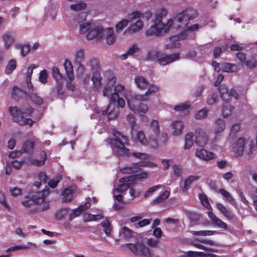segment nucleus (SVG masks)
Segmentation results:
<instances>
[{
	"mask_svg": "<svg viewBox=\"0 0 257 257\" xmlns=\"http://www.w3.org/2000/svg\"><path fill=\"white\" fill-rule=\"evenodd\" d=\"M118 94L124 96L126 101L130 97V91L125 88L124 86L118 83L114 86V92L110 97L109 105L105 110H101L99 108H95L94 112L91 115V119H98V123H101L100 119L101 117H107L108 119L115 118L119 113V108H122L124 106L125 102L124 100L119 96Z\"/></svg>",
	"mask_w": 257,
	"mask_h": 257,
	"instance_id": "nucleus-1",
	"label": "nucleus"
},
{
	"mask_svg": "<svg viewBox=\"0 0 257 257\" xmlns=\"http://www.w3.org/2000/svg\"><path fill=\"white\" fill-rule=\"evenodd\" d=\"M112 133L113 137L108 138L106 141L109 144L114 155H125L142 160L150 159V156L146 153L130 152V150L125 147V145L128 144L127 137L116 130H113Z\"/></svg>",
	"mask_w": 257,
	"mask_h": 257,
	"instance_id": "nucleus-2",
	"label": "nucleus"
},
{
	"mask_svg": "<svg viewBox=\"0 0 257 257\" xmlns=\"http://www.w3.org/2000/svg\"><path fill=\"white\" fill-rule=\"evenodd\" d=\"M195 15L193 11L190 12H186L183 13H178L173 19H170L167 24L160 23V21L154 22V24L151 26L145 32L147 36H159L163 33H166L173 26V27H184L186 22L189 19L193 18Z\"/></svg>",
	"mask_w": 257,
	"mask_h": 257,
	"instance_id": "nucleus-3",
	"label": "nucleus"
},
{
	"mask_svg": "<svg viewBox=\"0 0 257 257\" xmlns=\"http://www.w3.org/2000/svg\"><path fill=\"white\" fill-rule=\"evenodd\" d=\"M195 15L193 11L190 12H186L183 13H178L173 19H170L167 24L160 23V21L154 22V24L151 26L145 32L147 36H159L163 33H166L173 26V27H184L186 22L189 19L193 18Z\"/></svg>",
	"mask_w": 257,
	"mask_h": 257,
	"instance_id": "nucleus-4",
	"label": "nucleus"
},
{
	"mask_svg": "<svg viewBox=\"0 0 257 257\" xmlns=\"http://www.w3.org/2000/svg\"><path fill=\"white\" fill-rule=\"evenodd\" d=\"M141 169L134 175L127 176L122 177L119 180V183L115 185L112 191L113 198L118 202L122 200L123 193L133 184L134 181L137 180L146 179L148 176V173L146 171L141 172Z\"/></svg>",
	"mask_w": 257,
	"mask_h": 257,
	"instance_id": "nucleus-5",
	"label": "nucleus"
},
{
	"mask_svg": "<svg viewBox=\"0 0 257 257\" xmlns=\"http://www.w3.org/2000/svg\"><path fill=\"white\" fill-rule=\"evenodd\" d=\"M50 193L49 189H44L41 191H37L31 194V198L26 197L22 202V204L26 208H30L33 204L39 207V209L44 211L50 207V200L48 196Z\"/></svg>",
	"mask_w": 257,
	"mask_h": 257,
	"instance_id": "nucleus-6",
	"label": "nucleus"
},
{
	"mask_svg": "<svg viewBox=\"0 0 257 257\" xmlns=\"http://www.w3.org/2000/svg\"><path fill=\"white\" fill-rule=\"evenodd\" d=\"M191 11H194L195 15L193 18L189 19L188 20V21L186 22V24L184 25V27H174V29H176L179 32V34L177 35H175L171 37V41H172V43L171 44H167L166 45V48L167 49H175L179 48L180 45V44L174 41H179L180 40H183L185 39L190 33L197 31L201 27L199 25L197 24L192 25L188 27H186L190 21L194 20L197 17L196 11L194 9H189L180 13H183L187 11H189L190 12Z\"/></svg>",
	"mask_w": 257,
	"mask_h": 257,
	"instance_id": "nucleus-7",
	"label": "nucleus"
},
{
	"mask_svg": "<svg viewBox=\"0 0 257 257\" xmlns=\"http://www.w3.org/2000/svg\"><path fill=\"white\" fill-rule=\"evenodd\" d=\"M256 146L253 139L240 137L235 142L232 146V151L237 157L244 154L248 159L252 157Z\"/></svg>",
	"mask_w": 257,
	"mask_h": 257,
	"instance_id": "nucleus-8",
	"label": "nucleus"
},
{
	"mask_svg": "<svg viewBox=\"0 0 257 257\" xmlns=\"http://www.w3.org/2000/svg\"><path fill=\"white\" fill-rule=\"evenodd\" d=\"M131 136L132 141H138L143 146L152 148H157L158 146V139L153 138L150 136L148 140L144 133L137 128L131 131Z\"/></svg>",
	"mask_w": 257,
	"mask_h": 257,
	"instance_id": "nucleus-9",
	"label": "nucleus"
},
{
	"mask_svg": "<svg viewBox=\"0 0 257 257\" xmlns=\"http://www.w3.org/2000/svg\"><path fill=\"white\" fill-rule=\"evenodd\" d=\"M124 246L137 257H152L149 248L141 241H137L135 243H125Z\"/></svg>",
	"mask_w": 257,
	"mask_h": 257,
	"instance_id": "nucleus-10",
	"label": "nucleus"
},
{
	"mask_svg": "<svg viewBox=\"0 0 257 257\" xmlns=\"http://www.w3.org/2000/svg\"><path fill=\"white\" fill-rule=\"evenodd\" d=\"M9 111L14 121L20 125L32 126L34 122V121L32 119L26 118L24 115L23 112L17 107H10L9 108Z\"/></svg>",
	"mask_w": 257,
	"mask_h": 257,
	"instance_id": "nucleus-11",
	"label": "nucleus"
},
{
	"mask_svg": "<svg viewBox=\"0 0 257 257\" xmlns=\"http://www.w3.org/2000/svg\"><path fill=\"white\" fill-rule=\"evenodd\" d=\"M64 67L67 78L66 87L68 89L73 91L75 87L74 84L72 83V81L74 78V74L71 62L68 60H65L64 63Z\"/></svg>",
	"mask_w": 257,
	"mask_h": 257,
	"instance_id": "nucleus-12",
	"label": "nucleus"
},
{
	"mask_svg": "<svg viewBox=\"0 0 257 257\" xmlns=\"http://www.w3.org/2000/svg\"><path fill=\"white\" fill-rule=\"evenodd\" d=\"M148 59L156 60L160 65L165 66L169 64L167 55L157 51H149L147 54Z\"/></svg>",
	"mask_w": 257,
	"mask_h": 257,
	"instance_id": "nucleus-13",
	"label": "nucleus"
},
{
	"mask_svg": "<svg viewBox=\"0 0 257 257\" xmlns=\"http://www.w3.org/2000/svg\"><path fill=\"white\" fill-rule=\"evenodd\" d=\"M219 90L220 97L224 101H228L232 97L236 99L238 98L239 95L236 91L231 89L229 91L227 87L225 85H221L219 88Z\"/></svg>",
	"mask_w": 257,
	"mask_h": 257,
	"instance_id": "nucleus-14",
	"label": "nucleus"
},
{
	"mask_svg": "<svg viewBox=\"0 0 257 257\" xmlns=\"http://www.w3.org/2000/svg\"><path fill=\"white\" fill-rule=\"evenodd\" d=\"M195 143L197 146L204 147L209 142V139L206 133L201 128L195 131Z\"/></svg>",
	"mask_w": 257,
	"mask_h": 257,
	"instance_id": "nucleus-15",
	"label": "nucleus"
},
{
	"mask_svg": "<svg viewBox=\"0 0 257 257\" xmlns=\"http://www.w3.org/2000/svg\"><path fill=\"white\" fill-rule=\"evenodd\" d=\"M104 29L103 27L101 26L94 27L92 25L91 30L86 35V39L89 40L93 39H100L104 37Z\"/></svg>",
	"mask_w": 257,
	"mask_h": 257,
	"instance_id": "nucleus-16",
	"label": "nucleus"
},
{
	"mask_svg": "<svg viewBox=\"0 0 257 257\" xmlns=\"http://www.w3.org/2000/svg\"><path fill=\"white\" fill-rule=\"evenodd\" d=\"M134 101L131 100L128 101V107L131 110L135 112H138L140 115L148 112L149 107L147 104L143 103L134 104Z\"/></svg>",
	"mask_w": 257,
	"mask_h": 257,
	"instance_id": "nucleus-17",
	"label": "nucleus"
},
{
	"mask_svg": "<svg viewBox=\"0 0 257 257\" xmlns=\"http://www.w3.org/2000/svg\"><path fill=\"white\" fill-rule=\"evenodd\" d=\"M195 155L200 159L205 161H210L216 157V155L214 153L202 148L197 149Z\"/></svg>",
	"mask_w": 257,
	"mask_h": 257,
	"instance_id": "nucleus-18",
	"label": "nucleus"
},
{
	"mask_svg": "<svg viewBox=\"0 0 257 257\" xmlns=\"http://www.w3.org/2000/svg\"><path fill=\"white\" fill-rule=\"evenodd\" d=\"M116 82V78L115 77H111L109 78L106 84L104 86L103 90V95L104 96H107L110 99L111 96L113 94V90H114V85Z\"/></svg>",
	"mask_w": 257,
	"mask_h": 257,
	"instance_id": "nucleus-19",
	"label": "nucleus"
},
{
	"mask_svg": "<svg viewBox=\"0 0 257 257\" xmlns=\"http://www.w3.org/2000/svg\"><path fill=\"white\" fill-rule=\"evenodd\" d=\"M170 127L172 130V135L174 136H179L183 133L184 124L181 120H175L170 124Z\"/></svg>",
	"mask_w": 257,
	"mask_h": 257,
	"instance_id": "nucleus-20",
	"label": "nucleus"
},
{
	"mask_svg": "<svg viewBox=\"0 0 257 257\" xmlns=\"http://www.w3.org/2000/svg\"><path fill=\"white\" fill-rule=\"evenodd\" d=\"M208 216L210 218L213 225L216 227L221 228L223 230H226L227 229V224L220 220L211 211L208 212Z\"/></svg>",
	"mask_w": 257,
	"mask_h": 257,
	"instance_id": "nucleus-21",
	"label": "nucleus"
},
{
	"mask_svg": "<svg viewBox=\"0 0 257 257\" xmlns=\"http://www.w3.org/2000/svg\"><path fill=\"white\" fill-rule=\"evenodd\" d=\"M91 199L90 197H88L85 199V203L83 205L79 206L76 209L73 210V212L69 215L70 220H72L76 217L78 216L83 211L89 208L90 206Z\"/></svg>",
	"mask_w": 257,
	"mask_h": 257,
	"instance_id": "nucleus-22",
	"label": "nucleus"
},
{
	"mask_svg": "<svg viewBox=\"0 0 257 257\" xmlns=\"http://www.w3.org/2000/svg\"><path fill=\"white\" fill-rule=\"evenodd\" d=\"M144 27V22L141 20H137L135 23L132 24L125 30L124 34L129 33L135 34L141 31Z\"/></svg>",
	"mask_w": 257,
	"mask_h": 257,
	"instance_id": "nucleus-23",
	"label": "nucleus"
},
{
	"mask_svg": "<svg viewBox=\"0 0 257 257\" xmlns=\"http://www.w3.org/2000/svg\"><path fill=\"white\" fill-rule=\"evenodd\" d=\"M2 40L4 43L5 48L8 49L15 41L16 35L13 32H6L2 35Z\"/></svg>",
	"mask_w": 257,
	"mask_h": 257,
	"instance_id": "nucleus-24",
	"label": "nucleus"
},
{
	"mask_svg": "<svg viewBox=\"0 0 257 257\" xmlns=\"http://www.w3.org/2000/svg\"><path fill=\"white\" fill-rule=\"evenodd\" d=\"M142 218V216L141 215L134 216L131 218L130 221L134 223L133 225L136 228L143 227L150 224V219Z\"/></svg>",
	"mask_w": 257,
	"mask_h": 257,
	"instance_id": "nucleus-25",
	"label": "nucleus"
},
{
	"mask_svg": "<svg viewBox=\"0 0 257 257\" xmlns=\"http://www.w3.org/2000/svg\"><path fill=\"white\" fill-rule=\"evenodd\" d=\"M86 58L85 51L82 48L76 50L74 53L73 61L74 64L82 63Z\"/></svg>",
	"mask_w": 257,
	"mask_h": 257,
	"instance_id": "nucleus-26",
	"label": "nucleus"
},
{
	"mask_svg": "<svg viewBox=\"0 0 257 257\" xmlns=\"http://www.w3.org/2000/svg\"><path fill=\"white\" fill-rule=\"evenodd\" d=\"M216 255L212 253H205L201 251H188L179 257H215Z\"/></svg>",
	"mask_w": 257,
	"mask_h": 257,
	"instance_id": "nucleus-27",
	"label": "nucleus"
},
{
	"mask_svg": "<svg viewBox=\"0 0 257 257\" xmlns=\"http://www.w3.org/2000/svg\"><path fill=\"white\" fill-rule=\"evenodd\" d=\"M75 188L74 187H70L66 188L62 192V201L63 202H70L74 196Z\"/></svg>",
	"mask_w": 257,
	"mask_h": 257,
	"instance_id": "nucleus-28",
	"label": "nucleus"
},
{
	"mask_svg": "<svg viewBox=\"0 0 257 257\" xmlns=\"http://www.w3.org/2000/svg\"><path fill=\"white\" fill-rule=\"evenodd\" d=\"M135 82L137 88L141 90L148 88L149 84V81L142 76H136L135 78Z\"/></svg>",
	"mask_w": 257,
	"mask_h": 257,
	"instance_id": "nucleus-29",
	"label": "nucleus"
},
{
	"mask_svg": "<svg viewBox=\"0 0 257 257\" xmlns=\"http://www.w3.org/2000/svg\"><path fill=\"white\" fill-rule=\"evenodd\" d=\"M150 127L151 131L152 132L153 134H150V136L153 137V138H156L158 139V137L160 135V125L158 120L153 119L150 123Z\"/></svg>",
	"mask_w": 257,
	"mask_h": 257,
	"instance_id": "nucleus-30",
	"label": "nucleus"
},
{
	"mask_svg": "<svg viewBox=\"0 0 257 257\" xmlns=\"http://www.w3.org/2000/svg\"><path fill=\"white\" fill-rule=\"evenodd\" d=\"M140 170V168L138 167V164H134L120 168L119 171L123 174H135L139 172Z\"/></svg>",
	"mask_w": 257,
	"mask_h": 257,
	"instance_id": "nucleus-31",
	"label": "nucleus"
},
{
	"mask_svg": "<svg viewBox=\"0 0 257 257\" xmlns=\"http://www.w3.org/2000/svg\"><path fill=\"white\" fill-rule=\"evenodd\" d=\"M104 36L105 37L107 44L108 45L113 44L116 40V37L114 34L113 28L108 27L104 29Z\"/></svg>",
	"mask_w": 257,
	"mask_h": 257,
	"instance_id": "nucleus-32",
	"label": "nucleus"
},
{
	"mask_svg": "<svg viewBox=\"0 0 257 257\" xmlns=\"http://www.w3.org/2000/svg\"><path fill=\"white\" fill-rule=\"evenodd\" d=\"M214 133L218 134L223 132L226 127V121L220 118L216 119L214 122Z\"/></svg>",
	"mask_w": 257,
	"mask_h": 257,
	"instance_id": "nucleus-33",
	"label": "nucleus"
},
{
	"mask_svg": "<svg viewBox=\"0 0 257 257\" xmlns=\"http://www.w3.org/2000/svg\"><path fill=\"white\" fill-rule=\"evenodd\" d=\"M101 79L102 78L100 73L97 71H94L91 78L94 89H98L100 87L101 85Z\"/></svg>",
	"mask_w": 257,
	"mask_h": 257,
	"instance_id": "nucleus-34",
	"label": "nucleus"
},
{
	"mask_svg": "<svg viewBox=\"0 0 257 257\" xmlns=\"http://www.w3.org/2000/svg\"><path fill=\"white\" fill-rule=\"evenodd\" d=\"M238 66L234 64L224 63L221 64V70L225 72H236L238 70Z\"/></svg>",
	"mask_w": 257,
	"mask_h": 257,
	"instance_id": "nucleus-35",
	"label": "nucleus"
},
{
	"mask_svg": "<svg viewBox=\"0 0 257 257\" xmlns=\"http://www.w3.org/2000/svg\"><path fill=\"white\" fill-rule=\"evenodd\" d=\"M216 206L217 209L227 219L232 220L234 218V215L223 204L217 203Z\"/></svg>",
	"mask_w": 257,
	"mask_h": 257,
	"instance_id": "nucleus-36",
	"label": "nucleus"
},
{
	"mask_svg": "<svg viewBox=\"0 0 257 257\" xmlns=\"http://www.w3.org/2000/svg\"><path fill=\"white\" fill-rule=\"evenodd\" d=\"M191 104L189 101H184L175 105L173 109L177 112H183L188 110L191 107Z\"/></svg>",
	"mask_w": 257,
	"mask_h": 257,
	"instance_id": "nucleus-37",
	"label": "nucleus"
},
{
	"mask_svg": "<svg viewBox=\"0 0 257 257\" xmlns=\"http://www.w3.org/2000/svg\"><path fill=\"white\" fill-rule=\"evenodd\" d=\"M92 24L90 23L85 22L79 25V33L80 35H84L86 38V35H88L91 28Z\"/></svg>",
	"mask_w": 257,
	"mask_h": 257,
	"instance_id": "nucleus-38",
	"label": "nucleus"
},
{
	"mask_svg": "<svg viewBox=\"0 0 257 257\" xmlns=\"http://www.w3.org/2000/svg\"><path fill=\"white\" fill-rule=\"evenodd\" d=\"M103 217V214L101 211L96 214H91L90 213H85L83 216V220L85 222L96 221Z\"/></svg>",
	"mask_w": 257,
	"mask_h": 257,
	"instance_id": "nucleus-39",
	"label": "nucleus"
},
{
	"mask_svg": "<svg viewBox=\"0 0 257 257\" xmlns=\"http://www.w3.org/2000/svg\"><path fill=\"white\" fill-rule=\"evenodd\" d=\"M149 98L146 95V92L144 94L140 95L137 94L135 95L134 96H130L128 98H127V105H128V101L131 100H134V104H138L139 103V101H146L149 100Z\"/></svg>",
	"mask_w": 257,
	"mask_h": 257,
	"instance_id": "nucleus-40",
	"label": "nucleus"
},
{
	"mask_svg": "<svg viewBox=\"0 0 257 257\" xmlns=\"http://www.w3.org/2000/svg\"><path fill=\"white\" fill-rule=\"evenodd\" d=\"M194 143V135L193 133H189L186 134L185 137L184 149H189Z\"/></svg>",
	"mask_w": 257,
	"mask_h": 257,
	"instance_id": "nucleus-41",
	"label": "nucleus"
},
{
	"mask_svg": "<svg viewBox=\"0 0 257 257\" xmlns=\"http://www.w3.org/2000/svg\"><path fill=\"white\" fill-rule=\"evenodd\" d=\"M218 101V96L217 92L212 91L208 96L206 102L208 105H212L216 103Z\"/></svg>",
	"mask_w": 257,
	"mask_h": 257,
	"instance_id": "nucleus-42",
	"label": "nucleus"
},
{
	"mask_svg": "<svg viewBox=\"0 0 257 257\" xmlns=\"http://www.w3.org/2000/svg\"><path fill=\"white\" fill-rule=\"evenodd\" d=\"M47 177L44 172H40L38 176L37 180L34 183L33 186L36 188L40 187L42 184H45L47 182Z\"/></svg>",
	"mask_w": 257,
	"mask_h": 257,
	"instance_id": "nucleus-43",
	"label": "nucleus"
},
{
	"mask_svg": "<svg viewBox=\"0 0 257 257\" xmlns=\"http://www.w3.org/2000/svg\"><path fill=\"white\" fill-rule=\"evenodd\" d=\"M41 160L32 159L30 161L31 163L37 166H41L45 164V162L47 159V156L45 151H42L40 153Z\"/></svg>",
	"mask_w": 257,
	"mask_h": 257,
	"instance_id": "nucleus-44",
	"label": "nucleus"
},
{
	"mask_svg": "<svg viewBox=\"0 0 257 257\" xmlns=\"http://www.w3.org/2000/svg\"><path fill=\"white\" fill-rule=\"evenodd\" d=\"M126 120L127 121L128 123L130 125L131 131H133V130H135L137 129V118L133 114H128L126 116Z\"/></svg>",
	"mask_w": 257,
	"mask_h": 257,
	"instance_id": "nucleus-45",
	"label": "nucleus"
},
{
	"mask_svg": "<svg viewBox=\"0 0 257 257\" xmlns=\"http://www.w3.org/2000/svg\"><path fill=\"white\" fill-rule=\"evenodd\" d=\"M199 180V177L196 176H190L184 181V186L182 187L183 191H186L188 187L194 182Z\"/></svg>",
	"mask_w": 257,
	"mask_h": 257,
	"instance_id": "nucleus-46",
	"label": "nucleus"
},
{
	"mask_svg": "<svg viewBox=\"0 0 257 257\" xmlns=\"http://www.w3.org/2000/svg\"><path fill=\"white\" fill-rule=\"evenodd\" d=\"M208 112L209 109L206 107H204L197 111L195 115V117L198 120L206 118L208 116Z\"/></svg>",
	"mask_w": 257,
	"mask_h": 257,
	"instance_id": "nucleus-47",
	"label": "nucleus"
},
{
	"mask_svg": "<svg viewBox=\"0 0 257 257\" xmlns=\"http://www.w3.org/2000/svg\"><path fill=\"white\" fill-rule=\"evenodd\" d=\"M234 107L228 103H225L223 105L222 114L224 117L229 116L233 110Z\"/></svg>",
	"mask_w": 257,
	"mask_h": 257,
	"instance_id": "nucleus-48",
	"label": "nucleus"
},
{
	"mask_svg": "<svg viewBox=\"0 0 257 257\" xmlns=\"http://www.w3.org/2000/svg\"><path fill=\"white\" fill-rule=\"evenodd\" d=\"M17 66L16 60L14 59L10 60L6 66L5 72L7 74H11L15 69Z\"/></svg>",
	"mask_w": 257,
	"mask_h": 257,
	"instance_id": "nucleus-49",
	"label": "nucleus"
},
{
	"mask_svg": "<svg viewBox=\"0 0 257 257\" xmlns=\"http://www.w3.org/2000/svg\"><path fill=\"white\" fill-rule=\"evenodd\" d=\"M34 142L31 141L25 142L23 144V150L24 152L32 154L33 153Z\"/></svg>",
	"mask_w": 257,
	"mask_h": 257,
	"instance_id": "nucleus-50",
	"label": "nucleus"
},
{
	"mask_svg": "<svg viewBox=\"0 0 257 257\" xmlns=\"http://www.w3.org/2000/svg\"><path fill=\"white\" fill-rule=\"evenodd\" d=\"M129 21L127 19H124L119 21L116 24L115 26V31L117 33H119L128 24Z\"/></svg>",
	"mask_w": 257,
	"mask_h": 257,
	"instance_id": "nucleus-51",
	"label": "nucleus"
},
{
	"mask_svg": "<svg viewBox=\"0 0 257 257\" xmlns=\"http://www.w3.org/2000/svg\"><path fill=\"white\" fill-rule=\"evenodd\" d=\"M52 76L56 80L57 83L62 82L63 81L62 75L60 73L59 70L57 67H54L52 68Z\"/></svg>",
	"mask_w": 257,
	"mask_h": 257,
	"instance_id": "nucleus-52",
	"label": "nucleus"
},
{
	"mask_svg": "<svg viewBox=\"0 0 257 257\" xmlns=\"http://www.w3.org/2000/svg\"><path fill=\"white\" fill-rule=\"evenodd\" d=\"M215 231L212 230H200L190 231V233L193 235L200 236H210L215 233Z\"/></svg>",
	"mask_w": 257,
	"mask_h": 257,
	"instance_id": "nucleus-53",
	"label": "nucleus"
},
{
	"mask_svg": "<svg viewBox=\"0 0 257 257\" xmlns=\"http://www.w3.org/2000/svg\"><path fill=\"white\" fill-rule=\"evenodd\" d=\"M147 89L148 90L146 92V93L149 98L151 96L153 95L159 91L158 86L154 84H149V86Z\"/></svg>",
	"mask_w": 257,
	"mask_h": 257,
	"instance_id": "nucleus-54",
	"label": "nucleus"
},
{
	"mask_svg": "<svg viewBox=\"0 0 257 257\" xmlns=\"http://www.w3.org/2000/svg\"><path fill=\"white\" fill-rule=\"evenodd\" d=\"M219 193L222 195L224 199L227 200L230 203H232L234 199L229 192L224 189H220Z\"/></svg>",
	"mask_w": 257,
	"mask_h": 257,
	"instance_id": "nucleus-55",
	"label": "nucleus"
},
{
	"mask_svg": "<svg viewBox=\"0 0 257 257\" xmlns=\"http://www.w3.org/2000/svg\"><path fill=\"white\" fill-rule=\"evenodd\" d=\"M170 193L168 191H165L161 193L155 199L152 201L153 203H160L166 199L169 196Z\"/></svg>",
	"mask_w": 257,
	"mask_h": 257,
	"instance_id": "nucleus-56",
	"label": "nucleus"
},
{
	"mask_svg": "<svg viewBox=\"0 0 257 257\" xmlns=\"http://www.w3.org/2000/svg\"><path fill=\"white\" fill-rule=\"evenodd\" d=\"M29 97L31 101L35 104L40 105L43 102V98L35 93H31L29 95Z\"/></svg>",
	"mask_w": 257,
	"mask_h": 257,
	"instance_id": "nucleus-57",
	"label": "nucleus"
},
{
	"mask_svg": "<svg viewBox=\"0 0 257 257\" xmlns=\"http://www.w3.org/2000/svg\"><path fill=\"white\" fill-rule=\"evenodd\" d=\"M101 224L102 225V227L103 228V231H104L105 234L107 236H109L111 233L112 228H111L110 223H109L108 220H106L104 221L103 222H102L101 223Z\"/></svg>",
	"mask_w": 257,
	"mask_h": 257,
	"instance_id": "nucleus-58",
	"label": "nucleus"
},
{
	"mask_svg": "<svg viewBox=\"0 0 257 257\" xmlns=\"http://www.w3.org/2000/svg\"><path fill=\"white\" fill-rule=\"evenodd\" d=\"M133 231L128 228L124 226L119 230V234L126 238H130L132 235Z\"/></svg>",
	"mask_w": 257,
	"mask_h": 257,
	"instance_id": "nucleus-59",
	"label": "nucleus"
},
{
	"mask_svg": "<svg viewBox=\"0 0 257 257\" xmlns=\"http://www.w3.org/2000/svg\"><path fill=\"white\" fill-rule=\"evenodd\" d=\"M86 7V4L83 2H80L73 4L70 6V8L72 11H77L84 10Z\"/></svg>",
	"mask_w": 257,
	"mask_h": 257,
	"instance_id": "nucleus-60",
	"label": "nucleus"
},
{
	"mask_svg": "<svg viewBox=\"0 0 257 257\" xmlns=\"http://www.w3.org/2000/svg\"><path fill=\"white\" fill-rule=\"evenodd\" d=\"M199 199L201 202L202 204L206 208L210 209L211 207L209 203L207 197L204 194H201L199 195Z\"/></svg>",
	"mask_w": 257,
	"mask_h": 257,
	"instance_id": "nucleus-61",
	"label": "nucleus"
},
{
	"mask_svg": "<svg viewBox=\"0 0 257 257\" xmlns=\"http://www.w3.org/2000/svg\"><path fill=\"white\" fill-rule=\"evenodd\" d=\"M76 67V74L78 77L82 76L85 73V67L82 63L74 64Z\"/></svg>",
	"mask_w": 257,
	"mask_h": 257,
	"instance_id": "nucleus-62",
	"label": "nucleus"
},
{
	"mask_svg": "<svg viewBox=\"0 0 257 257\" xmlns=\"http://www.w3.org/2000/svg\"><path fill=\"white\" fill-rule=\"evenodd\" d=\"M168 62L169 64L175 61H179L180 59V54L179 53H175L170 55H167Z\"/></svg>",
	"mask_w": 257,
	"mask_h": 257,
	"instance_id": "nucleus-63",
	"label": "nucleus"
},
{
	"mask_svg": "<svg viewBox=\"0 0 257 257\" xmlns=\"http://www.w3.org/2000/svg\"><path fill=\"white\" fill-rule=\"evenodd\" d=\"M127 51V54H130V56H132L139 52L140 48L137 44H134L128 48Z\"/></svg>",
	"mask_w": 257,
	"mask_h": 257,
	"instance_id": "nucleus-64",
	"label": "nucleus"
}]
</instances>
